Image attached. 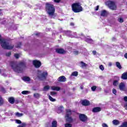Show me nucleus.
<instances>
[{
	"instance_id": "f257e3e1",
	"label": "nucleus",
	"mask_w": 127,
	"mask_h": 127,
	"mask_svg": "<svg viewBox=\"0 0 127 127\" xmlns=\"http://www.w3.org/2000/svg\"><path fill=\"white\" fill-rule=\"evenodd\" d=\"M46 9L49 15L51 16L54 15L55 12V8L53 4L50 3H47L46 4Z\"/></svg>"
},
{
	"instance_id": "f03ea898",
	"label": "nucleus",
	"mask_w": 127,
	"mask_h": 127,
	"mask_svg": "<svg viewBox=\"0 0 127 127\" xmlns=\"http://www.w3.org/2000/svg\"><path fill=\"white\" fill-rule=\"evenodd\" d=\"M0 44H1V47L4 49H12L14 46L13 45H11L8 43L6 40L2 39H0Z\"/></svg>"
},
{
	"instance_id": "7ed1b4c3",
	"label": "nucleus",
	"mask_w": 127,
	"mask_h": 127,
	"mask_svg": "<svg viewBox=\"0 0 127 127\" xmlns=\"http://www.w3.org/2000/svg\"><path fill=\"white\" fill-rule=\"evenodd\" d=\"M72 11L74 12H81L83 10L81 4L79 3H74L71 5Z\"/></svg>"
},
{
	"instance_id": "20e7f679",
	"label": "nucleus",
	"mask_w": 127,
	"mask_h": 127,
	"mask_svg": "<svg viewBox=\"0 0 127 127\" xmlns=\"http://www.w3.org/2000/svg\"><path fill=\"white\" fill-rule=\"evenodd\" d=\"M12 69L16 72L17 73H21L22 72V68L20 66V65H17L14 64L11 65Z\"/></svg>"
},
{
	"instance_id": "39448f33",
	"label": "nucleus",
	"mask_w": 127,
	"mask_h": 127,
	"mask_svg": "<svg viewBox=\"0 0 127 127\" xmlns=\"http://www.w3.org/2000/svg\"><path fill=\"white\" fill-rule=\"evenodd\" d=\"M106 5H108V6H109L110 9H112V10H115L117 9V5H116V4H115V2L112 1H107L106 2Z\"/></svg>"
},
{
	"instance_id": "423d86ee",
	"label": "nucleus",
	"mask_w": 127,
	"mask_h": 127,
	"mask_svg": "<svg viewBox=\"0 0 127 127\" xmlns=\"http://www.w3.org/2000/svg\"><path fill=\"white\" fill-rule=\"evenodd\" d=\"M72 114L71 110L69 109L66 110V114L65 117V119L67 122H69V123H71L72 122L73 119H72V118L71 117V114Z\"/></svg>"
},
{
	"instance_id": "0eeeda50",
	"label": "nucleus",
	"mask_w": 127,
	"mask_h": 127,
	"mask_svg": "<svg viewBox=\"0 0 127 127\" xmlns=\"http://www.w3.org/2000/svg\"><path fill=\"white\" fill-rule=\"evenodd\" d=\"M38 74L39 75L38 77L39 79H41V80H44V79H46V77H47V75H48V73L46 71L41 73V71H38Z\"/></svg>"
},
{
	"instance_id": "6e6552de",
	"label": "nucleus",
	"mask_w": 127,
	"mask_h": 127,
	"mask_svg": "<svg viewBox=\"0 0 127 127\" xmlns=\"http://www.w3.org/2000/svg\"><path fill=\"white\" fill-rule=\"evenodd\" d=\"M33 64L36 68H39L41 66V63L39 61L35 60L33 61Z\"/></svg>"
},
{
	"instance_id": "1a4fd4ad",
	"label": "nucleus",
	"mask_w": 127,
	"mask_h": 127,
	"mask_svg": "<svg viewBox=\"0 0 127 127\" xmlns=\"http://www.w3.org/2000/svg\"><path fill=\"white\" fill-rule=\"evenodd\" d=\"M79 117L81 122H87V116H86V115L84 114H80Z\"/></svg>"
},
{
	"instance_id": "9d476101",
	"label": "nucleus",
	"mask_w": 127,
	"mask_h": 127,
	"mask_svg": "<svg viewBox=\"0 0 127 127\" xmlns=\"http://www.w3.org/2000/svg\"><path fill=\"white\" fill-rule=\"evenodd\" d=\"M59 82H66V77L64 76H61L58 79Z\"/></svg>"
},
{
	"instance_id": "9b49d317",
	"label": "nucleus",
	"mask_w": 127,
	"mask_h": 127,
	"mask_svg": "<svg viewBox=\"0 0 127 127\" xmlns=\"http://www.w3.org/2000/svg\"><path fill=\"white\" fill-rule=\"evenodd\" d=\"M56 52L59 53L60 54H64L65 53V51L63 49H57L56 50Z\"/></svg>"
},
{
	"instance_id": "f8f14e48",
	"label": "nucleus",
	"mask_w": 127,
	"mask_h": 127,
	"mask_svg": "<svg viewBox=\"0 0 127 127\" xmlns=\"http://www.w3.org/2000/svg\"><path fill=\"white\" fill-rule=\"evenodd\" d=\"M108 14H109V13L106 10H103L101 11V16H107Z\"/></svg>"
},
{
	"instance_id": "ddd939ff",
	"label": "nucleus",
	"mask_w": 127,
	"mask_h": 127,
	"mask_svg": "<svg viewBox=\"0 0 127 127\" xmlns=\"http://www.w3.org/2000/svg\"><path fill=\"white\" fill-rule=\"evenodd\" d=\"M82 105L83 106H89L90 105V102L88 100H84L82 101Z\"/></svg>"
},
{
	"instance_id": "4468645a",
	"label": "nucleus",
	"mask_w": 127,
	"mask_h": 127,
	"mask_svg": "<svg viewBox=\"0 0 127 127\" xmlns=\"http://www.w3.org/2000/svg\"><path fill=\"white\" fill-rule=\"evenodd\" d=\"M92 112L93 113H99V112H101V108L100 107H95L93 109Z\"/></svg>"
},
{
	"instance_id": "2eb2a0df",
	"label": "nucleus",
	"mask_w": 127,
	"mask_h": 127,
	"mask_svg": "<svg viewBox=\"0 0 127 127\" xmlns=\"http://www.w3.org/2000/svg\"><path fill=\"white\" fill-rule=\"evenodd\" d=\"M51 89L53 91H59L61 88L58 86H53L51 87Z\"/></svg>"
},
{
	"instance_id": "dca6fc26",
	"label": "nucleus",
	"mask_w": 127,
	"mask_h": 127,
	"mask_svg": "<svg viewBox=\"0 0 127 127\" xmlns=\"http://www.w3.org/2000/svg\"><path fill=\"white\" fill-rule=\"evenodd\" d=\"M123 80H127V72H124L121 76Z\"/></svg>"
},
{
	"instance_id": "f3484780",
	"label": "nucleus",
	"mask_w": 127,
	"mask_h": 127,
	"mask_svg": "<svg viewBox=\"0 0 127 127\" xmlns=\"http://www.w3.org/2000/svg\"><path fill=\"white\" fill-rule=\"evenodd\" d=\"M9 103H10V104H14V98L13 97H10L8 98V99Z\"/></svg>"
},
{
	"instance_id": "a211bd4d",
	"label": "nucleus",
	"mask_w": 127,
	"mask_h": 127,
	"mask_svg": "<svg viewBox=\"0 0 127 127\" xmlns=\"http://www.w3.org/2000/svg\"><path fill=\"white\" fill-rule=\"evenodd\" d=\"M119 89H120L121 91H124V89H125V84L123 83H120L119 85Z\"/></svg>"
},
{
	"instance_id": "6ab92c4d",
	"label": "nucleus",
	"mask_w": 127,
	"mask_h": 127,
	"mask_svg": "<svg viewBox=\"0 0 127 127\" xmlns=\"http://www.w3.org/2000/svg\"><path fill=\"white\" fill-rule=\"evenodd\" d=\"M113 124L114 125V126H118V125L120 124V121L117 120H114L112 121Z\"/></svg>"
},
{
	"instance_id": "aec40b11",
	"label": "nucleus",
	"mask_w": 127,
	"mask_h": 127,
	"mask_svg": "<svg viewBox=\"0 0 127 127\" xmlns=\"http://www.w3.org/2000/svg\"><path fill=\"white\" fill-rule=\"evenodd\" d=\"M64 110V108H63V106H60V107H59L58 113L59 114H60V113H62V112H63Z\"/></svg>"
},
{
	"instance_id": "412c9836",
	"label": "nucleus",
	"mask_w": 127,
	"mask_h": 127,
	"mask_svg": "<svg viewBox=\"0 0 127 127\" xmlns=\"http://www.w3.org/2000/svg\"><path fill=\"white\" fill-rule=\"evenodd\" d=\"M23 81H25V82H29L30 81V78L27 76H25L23 77Z\"/></svg>"
},
{
	"instance_id": "4be33fe9",
	"label": "nucleus",
	"mask_w": 127,
	"mask_h": 127,
	"mask_svg": "<svg viewBox=\"0 0 127 127\" xmlns=\"http://www.w3.org/2000/svg\"><path fill=\"white\" fill-rule=\"evenodd\" d=\"M52 127H57V121H54L52 123Z\"/></svg>"
},
{
	"instance_id": "5701e85b",
	"label": "nucleus",
	"mask_w": 127,
	"mask_h": 127,
	"mask_svg": "<svg viewBox=\"0 0 127 127\" xmlns=\"http://www.w3.org/2000/svg\"><path fill=\"white\" fill-rule=\"evenodd\" d=\"M34 97L36 98V99H39V98H40V94L39 93H34Z\"/></svg>"
},
{
	"instance_id": "b1692460",
	"label": "nucleus",
	"mask_w": 127,
	"mask_h": 127,
	"mask_svg": "<svg viewBox=\"0 0 127 127\" xmlns=\"http://www.w3.org/2000/svg\"><path fill=\"white\" fill-rule=\"evenodd\" d=\"M116 64L117 68H119V69H122V65L119 62H116Z\"/></svg>"
},
{
	"instance_id": "393cba45",
	"label": "nucleus",
	"mask_w": 127,
	"mask_h": 127,
	"mask_svg": "<svg viewBox=\"0 0 127 127\" xmlns=\"http://www.w3.org/2000/svg\"><path fill=\"white\" fill-rule=\"evenodd\" d=\"M50 89V86L49 85H46L44 87V91H48L49 89Z\"/></svg>"
},
{
	"instance_id": "a878e982",
	"label": "nucleus",
	"mask_w": 127,
	"mask_h": 127,
	"mask_svg": "<svg viewBox=\"0 0 127 127\" xmlns=\"http://www.w3.org/2000/svg\"><path fill=\"white\" fill-rule=\"evenodd\" d=\"M15 116L16 117H22V116H23V114L17 112L15 113Z\"/></svg>"
},
{
	"instance_id": "bb28decb",
	"label": "nucleus",
	"mask_w": 127,
	"mask_h": 127,
	"mask_svg": "<svg viewBox=\"0 0 127 127\" xmlns=\"http://www.w3.org/2000/svg\"><path fill=\"white\" fill-rule=\"evenodd\" d=\"M22 95H28L30 92L28 91H23L22 92Z\"/></svg>"
},
{
	"instance_id": "cd10ccee",
	"label": "nucleus",
	"mask_w": 127,
	"mask_h": 127,
	"mask_svg": "<svg viewBox=\"0 0 127 127\" xmlns=\"http://www.w3.org/2000/svg\"><path fill=\"white\" fill-rule=\"evenodd\" d=\"M81 64V67L83 68V67H86L87 66V64H86L85 63L83 62H81L80 63Z\"/></svg>"
},
{
	"instance_id": "c85d7f7f",
	"label": "nucleus",
	"mask_w": 127,
	"mask_h": 127,
	"mask_svg": "<svg viewBox=\"0 0 127 127\" xmlns=\"http://www.w3.org/2000/svg\"><path fill=\"white\" fill-rule=\"evenodd\" d=\"M49 99L51 101V102H55V101H56V99H54L53 98H52V97H51V96L49 95Z\"/></svg>"
},
{
	"instance_id": "c756f323",
	"label": "nucleus",
	"mask_w": 127,
	"mask_h": 127,
	"mask_svg": "<svg viewBox=\"0 0 127 127\" xmlns=\"http://www.w3.org/2000/svg\"><path fill=\"white\" fill-rule=\"evenodd\" d=\"M71 76H75V77H76V76H78V72L74 71L72 72Z\"/></svg>"
},
{
	"instance_id": "7c9ffc66",
	"label": "nucleus",
	"mask_w": 127,
	"mask_h": 127,
	"mask_svg": "<svg viewBox=\"0 0 127 127\" xmlns=\"http://www.w3.org/2000/svg\"><path fill=\"white\" fill-rule=\"evenodd\" d=\"M85 41H86V42H88L89 43H92V42H93V40L91 39H85Z\"/></svg>"
},
{
	"instance_id": "2f4dec72",
	"label": "nucleus",
	"mask_w": 127,
	"mask_h": 127,
	"mask_svg": "<svg viewBox=\"0 0 127 127\" xmlns=\"http://www.w3.org/2000/svg\"><path fill=\"white\" fill-rule=\"evenodd\" d=\"M113 85L114 86H118V85H119V81L118 80H114Z\"/></svg>"
},
{
	"instance_id": "473e14b6",
	"label": "nucleus",
	"mask_w": 127,
	"mask_h": 127,
	"mask_svg": "<svg viewBox=\"0 0 127 127\" xmlns=\"http://www.w3.org/2000/svg\"><path fill=\"white\" fill-rule=\"evenodd\" d=\"M3 99H2V98H1V97L0 96V106H1V105L3 104Z\"/></svg>"
},
{
	"instance_id": "72a5a7b5",
	"label": "nucleus",
	"mask_w": 127,
	"mask_h": 127,
	"mask_svg": "<svg viewBox=\"0 0 127 127\" xmlns=\"http://www.w3.org/2000/svg\"><path fill=\"white\" fill-rule=\"evenodd\" d=\"M99 68L100 69V70H101V71H104V70H105V67H104V65H103V64H101L99 66Z\"/></svg>"
},
{
	"instance_id": "f704fd0d",
	"label": "nucleus",
	"mask_w": 127,
	"mask_h": 127,
	"mask_svg": "<svg viewBox=\"0 0 127 127\" xmlns=\"http://www.w3.org/2000/svg\"><path fill=\"white\" fill-rule=\"evenodd\" d=\"M118 21H119V22L122 23V22H124V19L122 17H120V18H118Z\"/></svg>"
},
{
	"instance_id": "c9c22d12",
	"label": "nucleus",
	"mask_w": 127,
	"mask_h": 127,
	"mask_svg": "<svg viewBox=\"0 0 127 127\" xmlns=\"http://www.w3.org/2000/svg\"><path fill=\"white\" fill-rule=\"evenodd\" d=\"M96 89H97V87L96 86H93L91 87V90L92 91H93V92H95Z\"/></svg>"
},
{
	"instance_id": "e433bc0d",
	"label": "nucleus",
	"mask_w": 127,
	"mask_h": 127,
	"mask_svg": "<svg viewBox=\"0 0 127 127\" xmlns=\"http://www.w3.org/2000/svg\"><path fill=\"white\" fill-rule=\"evenodd\" d=\"M65 127H72V125L70 124H66L65 125Z\"/></svg>"
},
{
	"instance_id": "4c0bfd02",
	"label": "nucleus",
	"mask_w": 127,
	"mask_h": 127,
	"mask_svg": "<svg viewBox=\"0 0 127 127\" xmlns=\"http://www.w3.org/2000/svg\"><path fill=\"white\" fill-rule=\"evenodd\" d=\"M102 127H109L108 125L107 124H106V123H103L102 124Z\"/></svg>"
},
{
	"instance_id": "58836bf2",
	"label": "nucleus",
	"mask_w": 127,
	"mask_h": 127,
	"mask_svg": "<svg viewBox=\"0 0 127 127\" xmlns=\"http://www.w3.org/2000/svg\"><path fill=\"white\" fill-rule=\"evenodd\" d=\"M15 122L16 124H21V121L19 120H15Z\"/></svg>"
},
{
	"instance_id": "ea45409f",
	"label": "nucleus",
	"mask_w": 127,
	"mask_h": 127,
	"mask_svg": "<svg viewBox=\"0 0 127 127\" xmlns=\"http://www.w3.org/2000/svg\"><path fill=\"white\" fill-rule=\"evenodd\" d=\"M57 94L56 92L54 91L51 92V96H55Z\"/></svg>"
},
{
	"instance_id": "a19ab883",
	"label": "nucleus",
	"mask_w": 127,
	"mask_h": 127,
	"mask_svg": "<svg viewBox=\"0 0 127 127\" xmlns=\"http://www.w3.org/2000/svg\"><path fill=\"white\" fill-rule=\"evenodd\" d=\"M25 126H26V124L23 123L21 126H19L18 127H25Z\"/></svg>"
},
{
	"instance_id": "79ce46f5",
	"label": "nucleus",
	"mask_w": 127,
	"mask_h": 127,
	"mask_svg": "<svg viewBox=\"0 0 127 127\" xmlns=\"http://www.w3.org/2000/svg\"><path fill=\"white\" fill-rule=\"evenodd\" d=\"M112 92L114 95H117V90L115 89H113Z\"/></svg>"
},
{
	"instance_id": "37998d69",
	"label": "nucleus",
	"mask_w": 127,
	"mask_h": 127,
	"mask_svg": "<svg viewBox=\"0 0 127 127\" xmlns=\"http://www.w3.org/2000/svg\"><path fill=\"white\" fill-rule=\"evenodd\" d=\"M73 54H74V55H78V54H79V52L77 51H75L73 52Z\"/></svg>"
},
{
	"instance_id": "c03bdc74",
	"label": "nucleus",
	"mask_w": 127,
	"mask_h": 127,
	"mask_svg": "<svg viewBox=\"0 0 127 127\" xmlns=\"http://www.w3.org/2000/svg\"><path fill=\"white\" fill-rule=\"evenodd\" d=\"M21 46V43H19L17 46H16V47L17 48H19Z\"/></svg>"
},
{
	"instance_id": "a18cd8bd",
	"label": "nucleus",
	"mask_w": 127,
	"mask_h": 127,
	"mask_svg": "<svg viewBox=\"0 0 127 127\" xmlns=\"http://www.w3.org/2000/svg\"><path fill=\"white\" fill-rule=\"evenodd\" d=\"M14 57H15V58H16L17 59L19 58V55L16 54L14 55Z\"/></svg>"
},
{
	"instance_id": "49530a36",
	"label": "nucleus",
	"mask_w": 127,
	"mask_h": 127,
	"mask_svg": "<svg viewBox=\"0 0 127 127\" xmlns=\"http://www.w3.org/2000/svg\"><path fill=\"white\" fill-rule=\"evenodd\" d=\"M123 126H124L125 127H127V122H124V123H123Z\"/></svg>"
},
{
	"instance_id": "de8ad7c7",
	"label": "nucleus",
	"mask_w": 127,
	"mask_h": 127,
	"mask_svg": "<svg viewBox=\"0 0 127 127\" xmlns=\"http://www.w3.org/2000/svg\"><path fill=\"white\" fill-rule=\"evenodd\" d=\"M11 53L10 52L7 53L6 54V56H10Z\"/></svg>"
},
{
	"instance_id": "09e8293b",
	"label": "nucleus",
	"mask_w": 127,
	"mask_h": 127,
	"mask_svg": "<svg viewBox=\"0 0 127 127\" xmlns=\"http://www.w3.org/2000/svg\"><path fill=\"white\" fill-rule=\"evenodd\" d=\"M124 108L127 111V103L124 105Z\"/></svg>"
},
{
	"instance_id": "8fccbe9b",
	"label": "nucleus",
	"mask_w": 127,
	"mask_h": 127,
	"mask_svg": "<svg viewBox=\"0 0 127 127\" xmlns=\"http://www.w3.org/2000/svg\"><path fill=\"white\" fill-rule=\"evenodd\" d=\"M124 100L125 102H127V96L124 97Z\"/></svg>"
},
{
	"instance_id": "3c124183",
	"label": "nucleus",
	"mask_w": 127,
	"mask_h": 127,
	"mask_svg": "<svg viewBox=\"0 0 127 127\" xmlns=\"http://www.w3.org/2000/svg\"><path fill=\"white\" fill-rule=\"evenodd\" d=\"M95 10H99V5H97V6L95 7Z\"/></svg>"
},
{
	"instance_id": "603ef678",
	"label": "nucleus",
	"mask_w": 127,
	"mask_h": 127,
	"mask_svg": "<svg viewBox=\"0 0 127 127\" xmlns=\"http://www.w3.org/2000/svg\"><path fill=\"white\" fill-rule=\"evenodd\" d=\"M61 0H54V1H55V2H57V3H58V2H60V1H61Z\"/></svg>"
},
{
	"instance_id": "864d4df0",
	"label": "nucleus",
	"mask_w": 127,
	"mask_h": 127,
	"mask_svg": "<svg viewBox=\"0 0 127 127\" xmlns=\"http://www.w3.org/2000/svg\"><path fill=\"white\" fill-rule=\"evenodd\" d=\"M92 53H93V55H96V52L95 51H93L92 52Z\"/></svg>"
},
{
	"instance_id": "5fc2aeb1",
	"label": "nucleus",
	"mask_w": 127,
	"mask_h": 127,
	"mask_svg": "<svg viewBox=\"0 0 127 127\" xmlns=\"http://www.w3.org/2000/svg\"><path fill=\"white\" fill-rule=\"evenodd\" d=\"M108 65H109V66H112V63H109Z\"/></svg>"
},
{
	"instance_id": "6e6d98bb",
	"label": "nucleus",
	"mask_w": 127,
	"mask_h": 127,
	"mask_svg": "<svg viewBox=\"0 0 127 127\" xmlns=\"http://www.w3.org/2000/svg\"><path fill=\"white\" fill-rule=\"evenodd\" d=\"M124 56H125V58H126L127 59V53Z\"/></svg>"
},
{
	"instance_id": "4d7b16f0",
	"label": "nucleus",
	"mask_w": 127,
	"mask_h": 127,
	"mask_svg": "<svg viewBox=\"0 0 127 127\" xmlns=\"http://www.w3.org/2000/svg\"><path fill=\"white\" fill-rule=\"evenodd\" d=\"M69 33H70V31H67L66 32L67 35H69Z\"/></svg>"
},
{
	"instance_id": "13d9d810",
	"label": "nucleus",
	"mask_w": 127,
	"mask_h": 127,
	"mask_svg": "<svg viewBox=\"0 0 127 127\" xmlns=\"http://www.w3.org/2000/svg\"><path fill=\"white\" fill-rule=\"evenodd\" d=\"M120 127H125L124 126V123H123V124Z\"/></svg>"
},
{
	"instance_id": "bf43d9fd",
	"label": "nucleus",
	"mask_w": 127,
	"mask_h": 127,
	"mask_svg": "<svg viewBox=\"0 0 127 127\" xmlns=\"http://www.w3.org/2000/svg\"><path fill=\"white\" fill-rule=\"evenodd\" d=\"M1 13H2V11H1V10H0V14H1Z\"/></svg>"
},
{
	"instance_id": "052dcab7",
	"label": "nucleus",
	"mask_w": 127,
	"mask_h": 127,
	"mask_svg": "<svg viewBox=\"0 0 127 127\" xmlns=\"http://www.w3.org/2000/svg\"><path fill=\"white\" fill-rule=\"evenodd\" d=\"M80 89H81V90H83V86H80Z\"/></svg>"
},
{
	"instance_id": "680f3d73",
	"label": "nucleus",
	"mask_w": 127,
	"mask_h": 127,
	"mask_svg": "<svg viewBox=\"0 0 127 127\" xmlns=\"http://www.w3.org/2000/svg\"><path fill=\"white\" fill-rule=\"evenodd\" d=\"M70 25H72V26L74 25V23H71Z\"/></svg>"
},
{
	"instance_id": "e2e57ef3",
	"label": "nucleus",
	"mask_w": 127,
	"mask_h": 127,
	"mask_svg": "<svg viewBox=\"0 0 127 127\" xmlns=\"http://www.w3.org/2000/svg\"><path fill=\"white\" fill-rule=\"evenodd\" d=\"M3 76H4V77L6 76V75L5 74V75H3Z\"/></svg>"
},
{
	"instance_id": "0e129e2a",
	"label": "nucleus",
	"mask_w": 127,
	"mask_h": 127,
	"mask_svg": "<svg viewBox=\"0 0 127 127\" xmlns=\"http://www.w3.org/2000/svg\"><path fill=\"white\" fill-rule=\"evenodd\" d=\"M73 37L77 38V37H76V36H73Z\"/></svg>"
},
{
	"instance_id": "69168bd1",
	"label": "nucleus",
	"mask_w": 127,
	"mask_h": 127,
	"mask_svg": "<svg viewBox=\"0 0 127 127\" xmlns=\"http://www.w3.org/2000/svg\"><path fill=\"white\" fill-rule=\"evenodd\" d=\"M1 72V70H0V73Z\"/></svg>"
},
{
	"instance_id": "338daca9",
	"label": "nucleus",
	"mask_w": 127,
	"mask_h": 127,
	"mask_svg": "<svg viewBox=\"0 0 127 127\" xmlns=\"http://www.w3.org/2000/svg\"><path fill=\"white\" fill-rule=\"evenodd\" d=\"M20 65H21V64H20Z\"/></svg>"
},
{
	"instance_id": "774afa93",
	"label": "nucleus",
	"mask_w": 127,
	"mask_h": 127,
	"mask_svg": "<svg viewBox=\"0 0 127 127\" xmlns=\"http://www.w3.org/2000/svg\"><path fill=\"white\" fill-rule=\"evenodd\" d=\"M70 37H73V36H70Z\"/></svg>"
}]
</instances>
